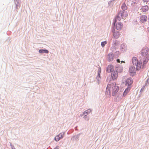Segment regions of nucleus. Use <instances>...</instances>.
<instances>
[{
	"instance_id": "f257e3e1",
	"label": "nucleus",
	"mask_w": 149,
	"mask_h": 149,
	"mask_svg": "<svg viewBox=\"0 0 149 149\" xmlns=\"http://www.w3.org/2000/svg\"><path fill=\"white\" fill-rule=\"evenodd\" d=\"M149 49H148L142 50L141 54L143 57V64L142 65V68H144L146 67V65L149 60V54H148Z\"/></svg>"
},
{
	"instance_id": "f03ea898",
	"label": "nucleus",
	"mask_w": 149,
	"mask_h": 149,
	"mask_svg": "<svg viewBox=\"0 0 149 149\" xmlns=\"http://www.w3.org/2000/svg\"><path fill=\"white\" fill-rule=\"evenodd\" d=\"M111 87H112V95L114 96L119 89V86H116V83L115 82L112 83L111 84Z\"/></svg>"
},
{
	"instance_id": "7ed1b4c3",
	"label": "nucleus",
	"mask_w": 149,
	"mask_h": 149,
	"mask_svg": "<svg viewBox=\"0 0 149 149\" xmlns=\"http://www.w3.org/2000/svg\"><path fill=\"white\" fill-rule=\"evenodd\" d=\"M109 77L110 78V77H108L107 79H106V81L107 82H109V83L107 84V86L106 88V91L105 94L106 95H110V89L111 87V79H109Z\"/></svg>"
},
{
	"instance_id": "20e7f679",
	"label": "nucleus",
	"mask_w": 149,
	"mask_h": 149,
	"mask_svg": "<svg viewBox=\"0 0 149 149\" xmlns=\"http://www.w3.org/2000/svg\"><path fill=\"white\" fill-rule=\"evenodd\" d=\"M133 83V80L131 77L127 78L125 81V84L126 86H127V87H130L131 88V85Z\"/></svg>"
},
{
	"instance_id": "39448f33",
	"label": "nucleus",
	"mask_w": 149,
	"mask_h": 149,
	"mask_svg": "<svg viewBox=\"0 0 149 149\" xmlns=\"http://www.w3.org/2000/svg\"><path fill=\"white\" fill-rule=\"evenodd\" d=\"M65 132H62L56 135L54 138V140L56 142L58 141L60 139H62L64 137Z\"/></svg>"
},
{
	"instance_id": "423d86ee",
	"label": "nucleus",
	"mask_w": 149,
	"mask_h": 149,
	"mask_svg": "<svg viewBox=\"0 0 149 149\" xmlns=\"http://www.w3.org/2000/svg\"><path fill=\"white\" fill-rule=\"evenodd\" d=\"M114 71V67L112 65H109L106 68V71L108 73Z\"/></svg>"
},
{
	"instance_id": "0eeeda50",
	"label": "nucleus",
	"mask_w": 149,
	"mask_h": 149,
	"mask_svg": "<svg viewBox=\"0 0 149 149\" xmlns=\"http://www.w3.org/2000/svg\"><path fill=\"white\" fill-rule=\"evenodd\" d=\"M123 68L122 66L119 64H116L115 67V71L117 73H121L123 70Z\"/></svg>"
},
{
	"instance_id": "6e6552de",
	"label": "nucleus",
	"mask_w": 149,
	"mask_h": 149,
	"mask_svg": "<svg viewBox=\"0 0 149 149\" xmlns=\"http://www.w3.org/2000/svg\"><path fill=\"white\" fill-rule=\"evenodd\" d=\"M111 78L113 80H116L118 77V73L117 71H114L111 72Z\"/></svg>"
},
{
	"instance_id": "1a4fd4ad",
	"label": "nucleus",
	"mask_w": 149,
	"mask_h": 149,
	"mask_svg": "<svg viewBox=\"0 0 149 149\" xmlns=\"http://www.w3.org/2000/svg\"><path fill=\"white\" fill-rule=\"evenodd\" d=\"M120 14L122 18L123 17H126L128 15L127 12L125 10L120 11L118 13V15H119Z\"/></svg>"
},
{
	"instance_id": "9d476101",
	"label": "nucleus",
	"mask_w": 149,
	"mask_h": 149,
	"mask_svg": "<svg viewBox=\"0 0 149 149\" xmlns=\"http://www.w3.org/2000/svg\"><path fill=\"white\" fill-rule=\"evenodd\" d=\"M101 72V68H99L98 69V70L97 72V75L96 79L97 81V83L98 84H99L100 82V81L101 80V77L100 76V74Z\"/></svg>"
},
{
	"instance_id": "9b49d317",
	"label": "nucleus",
	"mask_w": 149,
	"mask_h": 149,
	"mask_svg": "<svg viewBox=\"0 0 149 149\" xmlns=\"http://www.w3.org/2000/svg\"><path fill=\"white\" fill-rule=\"evenodd\" d=\"M114 54L113 53H109L107 56V58L108 61H113V59Z\"/></svg>"
},
{
	"instance_id": "f8f14e48",
	"label": "nucleus",
	"mask_w": 149,
	"mask_h": 149,
	"mask_svg": "<svg viewBox=\"0 0 149 149\" xmlns=\"http://www.w3.org/2000/svg\"><path fill=\"white\" fill-rule=\"evenodd\" d=\"M116 26L117 30H120L123 27V24L120 22H119L117 23Z\"/></svg>"
},
{
	"instance_id": "ddd939ff",
	"label": "nucleus",
	"mask_w": 149,
	"mask_h": 149,
	"mask_svg": "<svg viewBox=\"0 0 149 149\" xmlns=\"http://www.w3.org/2000/svg\"><path fill=\"white\" fill-rule=\"evenodd\" d=\"M129 72L130 73H134L135 74L136 73L135 68L133 66H131L129 69Z\"/></svg>"
},
{
	"instance_id": "4468645a",
	"label": "nucleus",
	"mask_w": 149,
	"mask_h": 149,
	"mask_svg": "<svg viewBox=\"0 0 149 149\" xmlns=\"http://www.w3.org/2000/svg\"><path fill=\"white\" fill-rule=\"evenodd\" d=\"M135 65L136 66V70L139 71L141 68L142 66V62L141 61H138Z\"/></svg>"
},
{
	"instance_id": "2eb2a0df",
	"label": "nucleus",
	"mask_w": 149,
	"mask_h": 149,
	"mask_svg": "<svg viewBox=\"0 0 149 149\" xmlns=\"http://www.w3.org/2000/svg\"><path fill=\"white\" fill-rule=\"evenodd\" d=\"M14 1L16 6L15 8L17 10L20 7V0H14Z\"/></svg>"
},
{
	"instance_id": "dca6fc26",
	"label": "nucleus",
	"mask_w": 149,
	"mask_h": 149,
	"mask_svg": "<svg viewBox=\"0 0 149 149\" xmlns=\"http://www.w3.org/2000/svg\"><path fill=\"white\" fill-rule=\"evenodd\" d=\"M140 19L142 23L145 22L147 19V17L146 15L141 16L140 17Z\"/></svg>"
},
{
	"instance_id": "f3484780",
	"label": "nucleus",
	"mask_w": 149,
	"mask_h": 149,
	"mask_svg": "<svg viewBox=\"0 0 149 149\" xmlns=\"http://www.w3.org/2000/svg\"><path fill=\"white\" fill-rule=\"evenodd\" d=\"M149 9L148 6L147 5L142 6L141 9L143 12L146 13L148 11Z\"/></svg>"
},
{
	"instance_id": "a211bd4d",
	"label": "nucleus",
	"mask_w": 149,
	"mask_h": 149,
	"mask_svg": "<svg viewBox=\"0 0 149 149\" xmlns=\"http://www.w3.org/2000/svg\"><path fill=\"white\" fill-rule=\"evenodd\" d=\"M113 33V36L114 38L117 39L119 37L120 33L119 31H116Z\"/></svg>"
},
{
	"instance_id": "6ab92c4d",
	"label": "nucleus",
	"mask_w": 149,
	"mask_h": 149,
	"mask_svg": "<svg viewBox=\"0 0 149 149\" xmlns=\"http://www.w3.org/2000/svg\"><path fill=\"white\" fill-rule=\"evenodd\" d=\"M130 89L131 88L130 87H127L125 89V91H124L123 94V96L125 97V96H126L130 91Z\"/></svg>"
},
{
	"instance_id": "aec40b11",
	"label": "nucleus",
	"mask_w": 149,
	"mask_h": 149,
	"mask_svg": "<svg viewBox=\"0 0 149 149\" xmlns=\"http://www.w3.org/2000/svg\"><path fill=\"white\" fill-rule=\"evenodd\" d=\"M38 52L40 53V54H43V53L47 54V53H48L49 52L48 50L46 49H40L39 50Z\"/></svg>"
},
{
	"instance_id": "412c9836",
	"label": "nucleus",
	"mask_w": 149,
	"mask_h": 149,
	"mask_svg": "<svg viewBox=\"0 0 149 149\" xmlns=\"http://www.w3.org/2000/svg\"><path fill=\"white\" fill-rule=\"evenodd\" d=\"M116 18H115L113 20V22L112 23V25L116 26V23L117 20V19H118L119 21H120L121 19L120 18V17L119 15H118L117 16Z\"/></svg>"
},
{
	"instance_id": "4be33fe9",
	"label": "nucleus",
	"mask_w": 149,
	"mask_h": 149,
	"mask_svg": "<svg viewBox=\"0 0 149 149\" xmlns=\"http://www.w3.org/2000/svg\"><path fill=\"white\" fill-rule=\"evenodd\" d=\"M120 48L121 50L122 51H124L126 50L127 49V46L125 44H122L120 46Z\"/></svg>"
},
{
	"instance_id": "5701e85b",
	"label": "nucleus",
	"mask_w": 149,
	"mask_h": 149,
	"mask_svg": "<svg viewBox=\"0 0 149 149\" xmlns=\"http://www.w3.org/2000/svg\"><path fill=\"white\" fill-rule=\"evenodd\" d=\"M132 63L134 65H136L138 61L137 58L136 57H133L132 59Z\"/></svg>"
},
{
	"instance_id": "b1692460",
	"label": "nucleus",
	"mask_w": 149,
	"mask_h": 149,
	"mask_svg": "<svg viewBox=\"0 0 149 149\" xmlns=\"http://www.w3.org/2000/svg\"><path fill=\"white\" fill-rule=\"evenodd\" d=\"M121 8L123 11L127 9V7L126 6L125 3H122L121 6Z\"/></svg>"
},
{
	"instance_id": "393cba45",
	"label": "nucleus",
	"mask_w": 149,
	"mask_h": 149,
	"mask_svg": "<svg viewBox=\"0 0 149 149\" xmlns=\"http://www.w3.org/2000/svg\"><path fill=\"white\" fill-rule=\"evenodd\" d=\"M119 43V42L118 41L116 40H114V39L112 45H113L114 46H116L118 45Z\"/></svg>"
},
{
	"instance_id": "a878e982",
	"label": "nucleus",
	"mask_w": 149,
	"mask_h": 149,
	"mask_svg": "<svg viewBox=\"0 0 149 149\" xmlns=\"http://www.w3.org/2000/svg\"><path fill=\"white\" fill-rule=\"evenodd\" d=\"M107 41L105 40L104 41L102 42L101 43V46L102 47H104L105 45L107 44Z\"/></svg>"
},
{
	"instance_id": "bb28decb",
	"label": "nucleus",
	"mask_w": 149,
	"mask_h": 149,
	"mask_svg": "<svg viewBox=\"0 0 149 149\" xmlns=\"http://www.w3.org/2000/svg\"><path fill=\"white\" fill-rule=\"evenodd\" d=\"M80 134H78L74 136H73V138L75 140H78L79 137V136Z\"/></svg>"
},
{
	"instance_id": "cd10ccee",
	"label": "nucleus",
	"mask_w": 149,
	"mask_h": 149,
	"mask_svg": "<svg viewBox=\"0 0 149 149\" xmlns=\"http://www.w3.org/2000/svg\"><path fill=\"white\" fill-rule=\"evenodd\" d=\"M116 28V26L114 25H112V29H111V31L113 33L114 32H116L115 29Z\"/></svg>"
},
{
	"instance_id": "c85d7f7f",
	"label": "nucleus",
	"mask_w": 149,
	"mask_h": 149,
	"mask_svg": "<svg viewBox=\"0 0 149 149\" xmlns=\"http://www.w3.org/2000/svg\"><path fill=\"white\" fill-rule=\"evenodd\" d=\"M92 110H91V109H88L86 111H85V113H86V114L87 115L88 114H89L90 112L92 111Z\"/></svg>"
},
{
	"instance_id": "c756f323",
	"label": "nucleus",
	"mask_w": 149,
	"mask_h": 149,
	"mask_svg": "<svg viewBox=\"0 0 149 149\" xmlns=\"http://www.w3.org/2000/svg\"><path fill=\"white\" fill-rule=\"evenodd\" d=\"M120 54V52L118 51H116V52L115 53V55L116 56H118V55H119Z\"/></svg>"
},
{
	"instance_id": "7c9ffc66",
	"label": "nucleus",
	"mask_w": 149,
	"mask_h": 149,
	"mask_svg": "<svg viewBox=\"0 0 149 149\" xmlns=\"http://www.w3.org/2000/svg\"><path fill=\"white\" fill-rule=\"evenodd\" d=\"M145 88V86H143V87L141 89V90L140 91V93H141V92L143 91V90H144V88Z\"/></svg>"
},
{
	"instance_id": "2f4dec72",
	"label": "nucleus",
	"mask_w": 149,
	"mask_h": 149,
	"mask_svg": "<svg viewBox=\"0 0 149 149\" xmlns=\"http://www.w3.org/2000/svg\"><path fill=\"white\" fill-rule=\"evenodd\" d=\"M10 144L11 148V149H12L15 148L14 146L12 145V143L10 142Z\"/></svg>"
},
{
	"instance_id": "473e14b6",
	"label": "nucleus",
	"mask_w": 149,
	"mask_h": 149,
	"mask_svg": "<svg viewBox=\"0 0 149 149\" xmlns=\"http://www.w3.org/2000/svg\"><path fill=\"white\" fill-rule=\"evenodd\" d=\"M144 2H146V3L147 4L149 0H142Z\"/></svg>"
},
{
	"instance_id": "72a5a7b5",
	"label": "nucleus",
	"mask_w": 149,
	"mask_h": 149,
	"mask_svg": "<svg viewBox=\"0 0 149 149\" xmlns=\"http://www.w3.org/2000/svg\"><path fill=\"white\" fill-rule=\"evenodd\" d=\"M59 147L58 146H56L55 148H54L53 149H58L59 148Z\"/></svg>"
},
{
	"instance_id": "f704fd0d",
	"label": "nucleus",
	"mask_w": 149,
	"mask_h": 149,
	"mask_svg": "<svg viewBox=\"0 0 149 149\" xmlns=\"http://www.w3.org/2000/svg\"><path fill=\"white\" fill-rule=\"evenodd\" d=\"M86 116H87V115L86 114V115H85L84 116V118L86 120H88V119H86Z\"/></svg>"
},
{
	"instance_id": "c9c22d12",
	"label": "nucleus",
	"mask_w": 149,
	"mask_h": 149,
	"mask_svg": "<svg viewBox=\"0 0 149 149\" xmlns=\"http://www.w3.org/2000/svg\"><path fill=\"white\" fill-rule=\"evenodd\" d=\"M116 61L118 63H120V60L119 59H117Z\"/></svg>"
},
{
	"instance_id": "e433bc0d",
	"label": "nucleus",
	"mask_w": 149,
	"mask_h": 149,
	"mask_svg": "<svg viewBox=\"0 0 149 149\" xmlns=\"http://www.w3.org/2000/svg\"><path fill=\"white\" fill-rule=\"evenodd\" d=\"M112 2V1H110L108 2V4L109 5H110L111 4Z\"/></svg>"
},
{
	"instance_id": "4c0bfd02",
	"label": "nucleus",
	"mask_w": 149,
	"mask_h": 149,
	"mask_svg": "<svg viewBox=\"0 0 149 149\" xmlns=\"http://www.w3.org/2000/svg\"><path fill=\"white\" fill-rule=\"evenodd\" d=\"M149 81V79L148 78L146 81V82L148 83V82Z\"/></svg>"
},
{
	"instance_id": "58836bf2",
	"label": "nucleus",
	"mask_w": 149,
	"mask_h": 149,
	"mask_svg": "<svg viewBox=\"0 0 149 149\" xmlns=\"http://www.w3.org/2000/svg\"><path fill=\"white\" fill-rule=\"evenodd\" d=\"M147 85H148L147 84V83L146 82L145 84V85L143 86H145H145H147Z\"/></svg>"
},
{
	"instance_id": "ea45409f",
	"label": "nucleus",
	"mask_w": 149,
	"mask_h": 149,
	"mask_svg": "<svg viewBox=\"0 0 149 149\" xmlns=\"http://www.w3.org/2000/svg\"><path fill=\"white\" fill-rule=\"evenodd\" d=\"M82 114H83V115H84V114H85V111H84V112L82 113Z\"/></svg>"
},
{
	"instance_id": "a19ab883",
	"label": "nucleus",
	"mask_w": 149,
	"mask_h": 149,
	"mask_svg": "<svg viewBox=\"0 0 149 149\" xmlns=\"http://www.w3.org/2000/svg\"><path fill=\"white\" fill-rule=\"evenodd\" d=\"M84 115H83V114H82V113L81 114H80V116H83Z\"/></svg>"
},
{
	"instance_id": "79ce46f5",
	"label": "nucleus",
	"mask_w": 149,
	"mask_h": 149,
	"mask_svg": "<svg viewBox=\"0 0 149 149\" xmlns=\"http://www.w3.org/2000/svg\"><path fill=\"white\" fill-rule=\"evenodd\" d=\"M121 63H122V62L125 63L124 61H121Z\"/></svg>"
},
{
	"instance_id": "37998d69",
	"label": "nucleus",
	"mask_w": 149,
	"mask_h": 149,
	"mask_svg": "<svg viewBox=\"0 0 149 149\" xmlns=\"http://www.w3.org/2000/svg\"><path fill=\"white\" fill-rule=\"evenodd\" d=\"M115 0H111V1H112V2L113 1H114Z\"/></svg>"
},
{
	"instance_id": "c03bdc74",
	"label": "nucleus",
	"mask_w": 149,
	"mask_h": 149,
	"mask_svg": "<svg viewBox=\"0 0 149 149\" xmlns=\"http://www.w3.org/2000/svg\"><path fill=\"white\" fill-rule=\"evenodd\" d=\"M12 149H16L15 148H13Z\"/></svg>"
},
{
	"instance_id": "a18cd8bd",
	"label": "nucleus",
	"mask_w": 149,
	"mask_h": 149,
	"mask_svg": "<svg viewBox=\"0 0 149 149\" xmlns=\"http://www.w3.org/2000/svg\"><path fill=\"white\" fill-rule=\"evenodd\" d=\"M148 32H149V29H148Z\"/></svg>"
}]
</instances>
